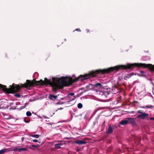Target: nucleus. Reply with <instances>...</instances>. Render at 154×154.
Wrapping results in <instances>:
<instances>
[{
	"mask_svg": "<svg viewBox=\"0 0 154 154\" xmlns=\"http://www.w3.org/2000/svg\"><path fill=\"white\" fill-rule=\"evenodd\" d=\"M136 67V63H127L126 65H119L111 67L106 69H99L95 70H93L90 72L89 73L84 75H81L78 78L73 80L72 78L69 79V81L65 80L63 77L61 78H53L52 81L48 79L45 78L46 84L49 85L52 88V90L53 92H56L61 89H63L65 86H69L71 85L74 82L79 80L82 81L89 79L91 77L96 76L99 74H103L109 73L114 71H117L119 70L133 69Z\"/></svg>",
	"mask_w": 154,
	"mask_h": 154,
	"instance_id": "nucleus-1",
	"label": "nucleus"
},
{
	"mask_svg": "<svg viewBox=\"0 0 154 154\" xmlns=\"http://www.w3.org/2000/svg\"><path fill=\"white\" fill-rule=\"evenodd\" d=\"M50 56V55H48L47 56V57H49Z\"/></svg>",
	"mask_w": 154,
	"mask_h": 154,
	"instance_id": "nucleus-36",
	"label": "nucleus"
},
{
	"mask_svg": "<svg viewBox=\"0 0 154 154\" xmlns=\"http://www.w3.org/2000/svg\"><path fill=\"white\" fill-rule=\"evenodd\" d=\"M27 150V149L26 148H20L19 152H21L23 151H26Z\"/></svg>",
	"mask_w": 154,
	"mask_h": 154,
	"instance_id": "nucleus-20",
	"label": "nucleus"
},
{
	"mask_svg": "<svg viewBox=\"0 0 154 154\" xmlns=\"http://www.w3.org/2000/svg\"><path fill=\"white\" fill-rule=\"evenodd\" d=\"M80 150V149H78L77 150H76V151L78 152H79Z\"/></svg>",
	"mask_w": 154,
	"mask_h": 154,
	"instance_id": "nucleus-33",
	"label": "nucleus"
},
{
	"mask_svg": "<svg viewBox=\"0 0 154 154\" xmlns=\"http://www.w3.org/2000/svg\"><path fill=\"white\" fill-rule=\"evenodd\" d=\"M20 148L18 147H16L14 150V151H18L19 152Z\"/></svg>",
	"mask_w": 154,
	"mask_h": 154,
	"instance_id": "nucleus-27",
	"label": "nucleus"
},
{
	"mask_svg": "<svg viewBox=\"0 0 154 154\" xmlns=\"http://www.w3.org/2000/svg\"><path fill=\"white\" fill-rule=\"evenodd\" d=\"M74 93H69L67 96V97H68L69 98H70V96H73V98H72V100H70V101L73 100H74L76 98V97H75V96H74Z\"/></svg>",
	"mask_w": 154,
	"mask_h": 154,
	"instance_id": "nucleus-14",
	"label": "nucleus"
},
{
	"mask_svg": "<svg viewBox=\"0 0 154 154\" xmlns=\"http://www.w3.org/2000/svg\"><path fill=\"white\" fill-rule=\"evenodd\" d=\"M39 145H32L31 146L32 147H35L36 148H38L39 146Z\"/></svg>",
	"mask_w": 154,
	"mask_h": 154,
	"instance_id": "nucleus-25",
	"label": "nucleus"
},
{
	"mask_svg": "<svg viewBox=\"0 0 154 154\" xmlns=\"http://www.w3.org/2000/svg\"><path fill=\"white\" fill-rule=\"evenodd\" d=\"M24 121L26 122V123H28V122H29L30 120H26V119H24Z\"/></svg>",
	"mask_w": 154,
	"mask_h": 154,
	"instance_id": "nucleus-30",
	"label": "nucleus"
},
{
	"mask_svg": "<svg viewBox=\"0 0 154 154\" xmlns=\"http://www.w3.org/2000/svg\"><path fill=\"white\" fill-rule=\"evenodd\" d=\"M67 139H68V140H69V138H67Z\"/></svg>",
	"mask_w": 154,
	"mask_h": 154,
	"instance_id": "nucleus-37",
	"label": "nucleus"
},
{
	"mask_svg": "<svg viewBox=\"0 0 154 154\" xmlns=\"http://www.w3.org/2000/svg\"><path fill=\"white\" fill-rule=\"evenodd\" d=\"M75 30L77 31L78 32H81V30H80V29L79 28L76 29L75 30H74L73 32H74Z\"/></svg>",
	"mask_w": 154,
	"mask_h": 154,
	"instance_id": "nucleus-29",
	"label": "nucleus"
},
{
	"mask_svg": "<svg viewBox=\"0 0 154 154\" xmlns=\"http://www.w3.org/2000/svg\"><path fill=\"white\" fill-rule=\"evenodd\" d=\"M38 117H39V118H40V116H38Z\"/></svg>",
	"mask_w": 154,
	"mask_h": 154,
	"instance_id": "nucleus-39",
	"label": "nucleus"
},
{
	"mask_svg": "<svg viewBox=\"0 0 154 154\" xmlns=\"http://www.w3.org/2000/svg\"><path fill=\"white\" fill-rule=\"evenodd\" d=\"M58 102L55 103L56 105L62 104L65 103V102L61 101V100H58Z\"/></svg>",
	"mask_w": 154,
	"mask_h": 154,
	"instance_id": "nucleus-19",
	"label": "nucleus"
},
{
	"mask_svg": "<svg viewBox=\"0 0 154 154\" xmlns=\"http://www.w3.org/2000/svg\"><path fill=\"white\" fill-rule=\"evenodd\" d=\"M113 131V129L112 128L111 126H109L107 132V133L108 134H111L112 133Z\"/></svg>",
	"mask_w": 154,
	"mask_h": 154,
	"instance_id": "nucleus-13",
	"label": "nucleus"
},
{
	"mask_svg": "<svg viewBox=\"0 0 154 154\" xmlns=\"http://www.w3.org/2000/svg\"><path fill=\"white\" fill-rule=\"evenodd\" d=\"M134 74V72H131L130 73H128L126 74L124 77V79L125 80H127L128 79L130 78L131 76H132ZM136 75V74H135Z\"/></svg>",
	"mask_w": 154,
	"mask_h": 154,
	"instance_id": "nucleus-6",
	"label": "nucleus"
},
{
	"mask_svg": "<svg viewBox=\"0 0 154 154\" xmlns=\"http://www.w3.org/2000/svg\"><path fill=\"white\" fill-rule=\"evenodd\" d=\"M78 107L79 109H81L83 107V105L81 103H79L78 104Z\"/></svg>",
	"mask_w": 154,
	"mask_h": 154,
	"instance_id": "nucleus-22",
	"label": "nucleus"
},
{
	"mask_svg": "<svg viewBox=\"0 0 154 154\" xmlns=\"http://www.w3.org/2000/svg\"><path fill=\"white\" fill-rule=\"evenodd\" d=\"M15 96L17 97H20V94H15Z\"/></svg>",
	"mask_w": 154,
	"mask_h": 154,
	"instance_id": "nucleus-28",
	"label": "nucleus"
},
{
	"mask_svg": "<svg viewBox=\"0 0 154 154\" xmlns=\"http://www.w3.org/2000/svg\"><path fill=\"white\" fill-rule=\"evenodd\" d=\"M119 124L123 125L128 124V119H127V118L125 119L122 120L120 122Z\"/></svg>",
	"mask_w": 154,
	"mask_h": 154,
	"instance_id": "nucleus-8",
	"label": "nucleus"
},
{
	"mask_svg": "<svg viewBox=\"0 0 154 154\" xmlns=\"http://www.w3.org/2000/svg\"><path fill=\"white\" fill-rule=\"evenodd\" d=\"M8 148H5L2 149L0 150V154H4L6 152L11 151Z\"/></svg>",
	"mask_w": 154,
	"mask_h": 154,
	"instance_id": "nucleus-9",
	"label": "nucleus"
},
{
	"mask_svg": "<svg viewBox=\"0 0 154 154\" xmlns=\"http://www.w3.org/2000/svg\"><path fill=\"white\" fill-rule=\"evenodd\" d=\"M145 72L143 71H141L140 72L137 74V75L140 76H144V75L143 74Z\"/></svg>",
	"mask_w": 154,
	"mask_h": 154,
	"instance_id": "nucleus-18",
	"label": "nucleus"
},
{
	"mask_svg": "<svg viewBox=\"0 0 154 154\" xmlns=\"http://www.w3.org/2000/svg\"><path fill=\"white\" fill-rule=\"evenodd\" d=\"M149 116V114L148 113L144 112V113L143 114L137 115V118L144 119L147 118Z\"/></svg>",
	"mask_w": 154,
	"mask_h": 154,
	"instance_id": "nucleus-3",
	"label": "nucleus"
},
{
	"mask_svg": "<svg viewBox=\"0 0 154 154\" xmlns=\"http://www.w3.org/2000/svg\"><path fill=\"white\" fill-rule=\"evenodd\" d=\"M63 109V108H60V109Z\"/></svg>",
	"mask_w": 154,
	"mask_h": 154,
	"instance_id": "nucleus-35",
	"label": "nucleus"
},
{
	"mask_svg": "<svg viewBox=\"0 0 154 154\" xmlns=\"http://www.w3.org/2000/svg\"><path fill=\"white\" fill-rule=\"evenodd\" d=\"M137 112L138 113H139V114H143V113H144V112H143V110H138Z\"/></svg>",
	"mask_w": 154,
	"mask_h": 154,
	"instance_id": "nucleus-24",
	"label": "nucleus"
},
{
	"mask_svg": "<svg viewBox=\"0 0 154 154\" xmlns=\"http://www.w3.org/2000/svg\"><path fill=\"white\" fill-rule=\"evenodd\" d=\"M128 119V124H130L134 126H136L137 125L135 121L134 118H127Z\"/></svg>",
	"mask_w": 154,
	"mask_h": 154,
	"instance_id": "nucleus-4",
	"label": "nucleus"
},
{
	"mask_svg": "<svg viewBox=\"0 0 154 154\" xmlns=\"http://www.w3.org/2000/svg\"><path fill=\"white\" fill-rule=\"evenodd\" d=\"M69 99L68 97H67V96L66 97H64L63 98H62L61 100H67Z\"/></svg>",
	"mask_w": 154,
	"mask_h": 154,
	"instance_id": "nucleus-26",
	"label": "nucleus"
},
{
	"mask_svg": "<svg viewBox=\"0 0 154 154\" xmlns=\"http://www.w3.org/2000/svg\"><path fill=\"white\" fill-rule=\"evenodd\" d=\"M110 94V93L109 92L105 91L103 92L102 95L103 97H105L106 98H107L108 100L110 99V98H109V95Z\"/></svg>",
	"mask_w": 154,
	"mask_h": 154,
	"instance_id": "nucleus-11",
	"label": "nucleus"
},
{
	"mask_svg": "<svg viewBox=\"0 0 154 154\" xmlns=\"http://www.w3.org/2000/svg\"><path fill=\"white\" fill-rule=\"evenodd\" d=\"M153 107V106L152 105H146L145 106H140V108H151Z\"/></svg>",
	"mask_w": 154,
	"mask_h": 154,
	"instance_id": "nucleus-17",
	"label": "nucleus"
},
{
	"mask_svg": "<svg viewBox=\"0 0 154 154\" xmlns=\"http://www.w3.org/2000/svg\"><path fill=\"white\" fill-rule=\"evenodd\" d=\"M30 136L35 138H38L39 137V135L38 134H34L30 135Z\"/></svg>",
	"mask_w": 154,
	"mask_h": 154,
	"instance_id": "nucleus-21",
	"label": "nucleus"
},
{
	"mask_svg": "<svg viewBox=\"0 0 154 154\" xmlns=\"http://www.w3.org/2000/svg\"><path fill=\"white\" fill-rule=\"evenodd\" d=\"M74 143L79 145L85 144L87 143L85 141L80 140H77L74 141Z\"/></svg>",
	"mask_w": 154,
	"mask_h": 154,
	"instance_id": "nucleus-5",
	"label": "nucleus"
},
{
	"mask_svg": "<svg viewBox=\"0 0 154 154\" xmlns=\"http://www.w3.org/2000/svg\"><path fill=\"white\" fill-rule=\"evenodd\" d=\"M45 79L44 80H40L39 81H36L35 79H33L32 81L29 80H26V82L23 84H21L20 85H15L13 84L11 86L10 85L11 88H7L6 85H3L0 84V89L2 90L5 92L8 93H14L15 92L19 91L20 90V88L22 87L28 88L31 87H33L34 85H46Z\"/></svg>",
	"mask_w": 154,
	"mask_h": 154,
	"instance_id": "nucleus-2",
	"label": "nucleus"
},
{
	"mask_svg": "<svg viewBox=\"0 0 154 154\" xmlns=\"http://www.w3.org/2000/svg\"><path fill=\"white\" fill-rule=\"evenodd\" d=\"M58 96L59 95H55L53 94H50L49 95L48 98L52 100H55V99L58 100L57 98Z\"/></svg>",
	"mask_w": 154,
	"mask_h": 154,
	"instance_id": "nucleus-7",
	"label": "nucleus"
},
{
	"mask_svg": "<svg viewBox=\"0 0 154 154\" xmlns=\"http://www.w3.org/2000/svg\"><path fill=\"white\" fill-rule=\"evenodd\" d=\"M32 141L34 142H38V141L36 139H34L32 140Z\"/></svg>",
	"mask_w": 154,
	"mask_h": 154,
	"instance_id": "nucleus-31",
	"label": "nucleus"
},
{
	"mask_svg": "<svg viewBox=\"0 0 154 154\" xmlns=\"http://www.w3.org/2000/svg\"><path fill=\"white\" fill-rule=\"evenodd\" d=\"M26 115L28 116H31L32 115V114L29 111H27L26 112Z\"/></svg>",
	"mask_w": 154,
	"mask_h": 154,
	"instance_id": "nucleus-23",
	"label": "nucleus"
},
{
	"mask_svg": "<svg viewBox=\"0 0 154 154\" xmlns=\"http://www.w3.org/2000/svg\"><path fill=\"white\" fill-rule=\"evenodd\" d=\"M8 148H5L2 149L0 150V154H4L6 152L11 151Z\"/></svg>",
	"mask_w": 154,
	"mask_h": 154,
	"instance_id": "nucleus-10",
	"label": "nucleus"
},
{
	"mask_svg": "<svg viewBox=\"0 0 154 154\" xmlns=\"http://www.w3.org/2000/svg\"><path fill=\"white\" fill-rule=\"evenodd\" d=\"M150 119L151 120H154V117L151 118H150Z\"/></svg>",
	"mask_w": 154,
	"mask_h": 154,
	"instance_id": "nucleus-32",
	"label": "nucleus"
},
{
	"mask_svg": "<svg viewBox=\"0 0 154 154\" xmlns=\"http://www.w3.org/2000/svg\"><path fill=\"white\" fill-rule=\"evenodd\" d=\"M24 138L23 137H22L21 138V140L22 141H23V140Z\"/></svg>",
	"mask_w": 154,
	"mask_h": 154,
	"instance_id": "nucleus-34",
	"label": "nucleus"
},
{
	"mask_svg": "<svg viewBox=\"0 0 154 154\" xmlns=\"http://www.w3.org/2000/svg\"><path fill=\"white\" fill-rule=\"evenodd\" d=\"M112 91H112L113 93L116 94V93H117L119 92V90L116 86H114L112 87Z\"/></svg>",
	"mask_w": 154,
	"mask_h": 154,
	"instance_id": "nucleus-12",
	"label": "nucleus"
},
{
	"mask_svg": "<svg viewBox=\"0 0 154 154\" xmlns=\"http://www.w3.org/2000/svg\"><path fill=\"white\" fill-rule=\"evenodd\" d=\"M62 145L63 144L61 143L56 144L55 145V147L57 149L60 148Z\"/></svg>",
	"mask_w": 154,
	"mask_h": 154,
	"instance_id": "nucleus-16",
	"label": "nucleus"
},
{
	"mask_svg": "<svg viewBox=\"0 0 154 154\" xmlns=\"http://www.w3.org/2000/svg\"><path fill=\"white\" fill-rule=\"evenodd\" d=\"M94 86L95 87L98 88H101L103 87L102 84L99 83H97L95 84Z\"/></svg>",
	"mask_w": 154,
	"mask_h": 154,
	"instance_id": "nucleus-15",
	"label": "nucleus"
},
{
	"mask_svg": "<svg viewBox=\"0 0 154 154\" xmlns=\"http://www.w3.org/2000/svg\"><path fill=\"white\" fill-rule=\"evenodd\" d=\"M88 30V31H87V32H89V30Z\"/></svg>",
	"mask_w": 154,
	"mask_h": 154,
	"instance_id": "nucleus-38",
	"label": "nucleus"
}]
</instances>
